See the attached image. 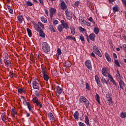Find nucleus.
<instances>
[{"instance_id": "f257e3e1", "label": "nucleus", "mask_w": 126, "mask_h": 126, "mask_svg": "<svg viewBox=\"0 0 126 126\" xmlns=\"http://www.w3.org/2000/svg\"><path fill=\"white\" fill-rule=\"evenodd\" d=\"M61 24L59 25L57 28V29L60 33H62V32L63 29H68L69 27H68V24L64 20H62L61 21Z\"/></svg>"}, {"instance_id": "f03ea898", "label": "nucleus", "mask_w": 126, "mask_h": 126, "mask_svg": "<svg viewBox=\"0 0 126 126\" xmlns=\"http://www.w3.org/2000/svg\"><path fill=\"white\" fill-rule=\"evenodd\" d=\"M32 24L36 31H37V32H39L40 37H42V38H45V33H44V32L43 31V30H42V29H41V28H40V27H39V26L37 24H36V23H35L34 22H32Z\"/></svg>"}, {"instance_id": "7ed1b4c3", "label": "nucleus", "mask_w": 126, "mask_h": 126, "mask_svg": "<svg viewBox=\"0 0 126 126\" xmlns=\"http://www.w3.org/2000/svg\"><path fill=\"white\" fill-rule=\"evenodd\" d=\"M79 101L80 103H82V104L84 103L87 109H89L90 106L89 105V100L85 97L84 96H80L79 98Z\"/></svg>"}, {"instance_id": "20e7f679", "label": "nucleus", "mask_w": 126, "mask_h": 126, "mask_svg": "<svg viewBox=\"0 0 126 126\" xmlns=\"http://www.w3.org/2000/svg\"><path fill=\"white\" fill-rule=\"evenodd\" d=\"M42 49L44 52L46 53V54H48V53L50 52V51H51L50 45L47 42L42 43Z\"/></svg>"}, {"instance_id": "39448f33", "label": "nucleus", "mask_w": 126, "mask_h": 126, "mask_svg": "<svg viewBox=\"0 0 126 126\" xmlns=\"http://www.w3.org/2000/svg\"><path fill=\"white\" fill-rule=\"evenodd\" d=\"M32 101L33 104H35V106H38L40 108H43V105L39 101V98L37 96L34 97L32 99Z\"/></svg>"}, {"instance_id": "423d86ee", "label": "nucleus", "mask_w": 126, "mask_h": 126, "mask_svg": "<svg viewBox=\"0 0 126 126\" xmlns=\"http://www.w3.org/2000/svg\"><path fill=\"white\" fill-rule=\"evenodd\" d=\"M93 50L94 53L96 54V55H97L98 57H100V58H102V54H101V52H100V51L99 50V48L97 47L96 45H94L93 47Z\"/></svg>"}, {"instance_id": "0eeeda50", "label": "nucleus", "mask_w": 126, "mask_h": 126, "mask_svg": "<svg viewBox=\"0 0 126 126\" xmlns=\"http://www.w3.org/2000/svg\"><path fill=\"white\" fill-rule=\"evenodd\" d=\"M65 15L68 19V20H70V19H72V12L71 11H69L68 9L66 10L65 11Z\"/></svg>"}, {"instance_id": "6e6552de", "label": "nucleus", "mask_w": 126, "mask_h": 126, "mask_svg": "<svg viewBox=\"0 0 126 126\" xmlns=\"http://www.w3.org/2000/svg\"><path fill=\"white\" fill-rule=\"evenodd\" d=\"M23 98V103L25 106H27L29 111H31V105L30 104V103L29 102L26 101V99H25V97H22Z\"/></svg>"}, {"instance_id": "1a4fd4ad", "label": "nucleus", "mask_w": 126, "mask_h": 126, "mask_svg": "<svg viewBox=\"0 0 126 126\" xmlns=\"http://www.w3.org/2000/svg\"><path fill=\"white\" fill-rule=\"evenodd\" d=\"M86 67L91 70L92 69V64H91V61L88 60L85 62V63Z\"/></svg>"}, {"instance_id": "9d476101", "label": "nucleus", "mask_w": 126, "mask_h": 126, "mask_svg": "<svg viewBox=\"0 0 126 126\" xmlns=\"http://www.w3.org/2000/svg\"><path fill=\"white\" fill-rule=\"evenodd\" d=\"M32 87L33 89H36V90H40V85L39 83L36 81L32 82Z\"/></svg>"}, {"instance_id": "9b49d317", "label": "nucleus", "mask_w": 126, "mask_h": 126, "mask_svg": "<svg viewBox=\"0 0 126 126\" xmlns=\"http://www.w3.org/2000/svg\"><path fill=\"white\" fill-rule=\"evenodd\" d=\"M102 74L103 76H105V77H107L109 74V72H108V68L106 67H103L102 69Z\"/></svg>"}, {"instance_id": "f8f14e48", "label": "nucleus", "mask_w": 126, "mask_h": 126, "mask_svg": "<svg viewBox=\"0 0 126 126\" xmlns=\"http://www.w3.org/2000/svg\"><path fill=\"white\" fill-rule=\"evenodd\" d=\"M49 11L50 17H53L54 14H55L56 12H57V9L55 8L51 7L49 9Z\"/></svg>"}, {"instance_id": "ddd939ff", "label": "nucleus", "mask_w": 126, "mask_h": 126, "mask_svg": "<svg viewBox=\"0 0 126 126\" xmlns=\"http://www.w3.org/2000/svg\"><path fill=\"white\" fill-rule=\"evenodd\" d=\"M61 9H63V10H64V9H66L67 8V6H66V4H65V2L63 0H61Z\"/></svg>"}, {"instance_id": "4468645a", "label": "nucleus", "mask_w": 126, "mask_h": 126, "mask_svg": "<svg viewBox=\"0 0 126 126\" xmlns=\"http://www.w3.org/2000/svg\"><path fill=\"white\" fill-rule=\"evenodd\" d=\"M105 57L108 63H111V62H112V59H111V57H110V55H109V54H108L107 53H105Z\"/></svg>"}, {"instance_id": "2eb2a0df", "label": "nucleus", "mask_w": 126, "mask_h": 126, "mask_svg": "<svg viewBox=\"0 0 126 126\" xmlns=\"http://www.w3.org/2000/svg\"><path fill=\"white\" fill-rule=\"evenodd\" d=\"M33 95H32V97H34V95L36 96V97H39L40 96V92L38 90H34L33 91Z\"/></svg>"}, {"instance_id": "dca6fc26", "label": "nucleus", "mask_w": 126, "mask_h": 126, "mask_svg": "<svg viewBox=\"0 0 126 126\" xmlns=\"http://www.w3.org/2000/svg\"><path fill=\"white\" fill-rule=\"evenodd\" d=\"M89 37L91 41H95V37H96V35L95 34H94V33H92L89 35Z\"/></svg>"}, {"instance_id": "f3484780", "label": "nucleus", "mask_w": 126, "mask_h": 126, "mask_svg": "<svg viewBox=\"0 0 126 126\" xmlns=\"http://www.w3.org/2000/svg\"><path fill=\"white\" fill-rule=\"evenodd\" d=\"M79 113L78 111H76L74 113V118L77 121H78V119H79Z\"/></svg>"}, {"instance_id": "a211bd4d", "label": "nucleus", "mask_w": 126, "mask_h": 126, "mask_svg": "<svg viewBox=\"0 0 126 126\" xmlns=\"http://www.w3.org/2000/svg\"><path fill=\"white\" fill-rule=\"evenodd\" d=\"M48 118H49L50 121H55V117L54 116V115H53V113L49 112L48 113Z\"/></svg>"}, {"instance_id": "6ab92c4d", "label": "nucleus", "mask_w": 126, "mask_h": 126, "mask_svg": "<svg viewBox=\"0 0 126 126\" xmlns=\"http://www.w3.org/2000/svg\"><path fill=\"white\" fill-rule=\"evenodd\" d=\"M17 19L19 22L21 24L22 23V22L24 21V18H23V16L22 15H19L17 17Z\"/></svg>"}, {"instance_id": "aec40b11", "label": "nucleus", "mask_w": 126, "mask_h": 126, "mask_svg": "<svg viewBox=\"0 0 126 126\" xmlns=\"http://www.w3.org/2000/svg\"><path fill=\"white\" fill-rule=\"evenodd\" d=\"M56 88H57V92L58 93V94H59V95H60V94H62V93L63 92V89L61 88V87L59 86H57L56 87Z\"/></svg>"}, {"instance_id": "412c9836", "label": "nucleus", "mask_w": 126, "mask_h": 126, "mask_svg": "<svg viewBox=\"0 0 126 126\" xmlns=\"http://www.w3.org/2000/svg\"><path fill=\"white\" fill-rule=\"evenodd\" d=\"M1 119L3 123H5V121H6V115L4 113L2 114L1 115Z\"/></svg>"}, {"instance_id": "4be33fe9", "label": "nucleus", "mask_w": 126, "mask_h": 126, "mask_svg": "<svg viewBox=\"0 0 126 126\" xmlns=\"http://www.w3.org/2000/svg\"><path fill=\"white\" fill-rule=\"evenodd\" d=\"M119 85L121 89H124V87H125V82L122 80H120L119 81Z\"/></svg>"}, {"instance_id": "5701e85b", "label": "nucleus", "mask_w": 126, "mask_h": 126, "mask_svg": "<svg viewBox=\"0 0 126 126\" xmlns=\"http://www.w3.org/2000/svg\"><path fill=\"white\" fill-rule=\"evenodd\" d=\"M113 12L114 13H116V12H118L119 11V9L118 8V5H116L115 6H113L112 7Z\"/></svg>"}, {"instance_id": "b1692460", "label": "nucleus", "mask_w": 126, "mask_h": 126, "mask_svg": "<svg viewBox=\"0 0 126 126\" xmlns=\"http://www.w3.org/2000/svg\"><path fill=\"white\" fill-rule=\"evenodd\" d=\"M108 77L109 78V80H110V82H114L115 80H114V78H113V76L110 74H108Z\"/></svg>"}, {"instance_id": "393cba45", "label": "nucleus", "mask_w": 126, "mask_h": 126, "mask_svg": "<svg viewBox=\"0 0 126 126\" xmlns=\"http://www.w3.org/2000/svg\"><path fill=\"white\" fill-rule=\"evenodd\" d=\"M70 29L71 30V33L72 34V35H74L75 34V28L74 27L71 26L70 28Z\"/></svg>"}, {"instance_id": "a878e982", "label": "nucleus", "mask_w": 126, "mask_h": 126, "mask_svg": "<svg viewBox=\"0 0 126 126\" xmlns=\"http://www.w3.org/2000/svg\"><path fill=\"white\" fill-rule=\"evenodd\" d=\"M94 31L95 34L97 35V34H99V32H100V30L97 27H94Z\"/></svg>"}, {"instance_id": "bb28decb", "label": "nucleus", "mask_w": 126, "mask_h": 126, "mask_svg": "<svg viewBox=\"0 0 126 126\" xmlns=\"http://www.w3.org/2000/svg\"><path fill=\"white\" fill-rule=\"evenodd\" d=\"M95 100L97 101L98 104H100V103H101V101H100V96H99V94H96Z\"/></svg>"}, {"instance_id": "cd10ccee", "label": "nucleus", "mask_w": 126, "mask_h": 126, "mask_svg": "<svg viewBox=\"0 0 126 126\" xmlns=\"http://www.w3.org/2000/svg\"><path fill=\"white\" fill-rule=\"evenodd\" d=\"M43 77L45 81H48V80H49V76H48L47 73L43 74Z\"/></svg>"}, {"instance_id": "c85d7f7f", "label": "nucleus", "mask_w": 126, "mask_h": 126, "mask_svg": "<svg viewBox=\"0 0 126 126\" xmlns=\"http://www.w3.org/2000/svg\"><path fill=\"white\" fill-rule=\"evenodd\" d=\"M11 65V62L10 61L7 60L5 62V66H7V67L10 66Z\"/></svg>"}, {"instance_id": "c756f323", "label": "nucleus", "mask_w": 126, "mask_h": 126, "mask_svg": "<svg viewBox=\"0 0 126 126\" xmlns=\"http://www.w3.org/2000/svg\"><path fill=\"white\" fill-rule=\"evenodd\" d=\"M27 31L28 32V34L29 37L30 38H31V37H32V32H31V30L27 28Z\"/></svg>"}, {"instance_id": "7c9ffc66", "label": "nucleus", "mask_w": 126, "mask_h": 126, "mask_svg": "<svg viewBox=\"0 0 126 126\" xmlns=\"http://www.w3.org/2000/svg\"><path fill=\"white\" fill-rule=\"evenodd\" d=\"M101 81L102 83V84H108V81L106 80V79L105 78L102 77L101 79Z\"/></svg>"}, {"instance_id": "2f4dec72", "label": "nucleus", "mask_w": 126, "mask_h": 126, "mask_svg": "<svg viewBox=\"0 0 126 126\" xmlns=\"http://www.w3.org/2000/svg\"><path fill=\"white\" fill-rule=\"evenodd\" d=\"M18 92L21 94L24 93L25 92V89L24 88H20L18 89Z\"/></svg>"}, {"instance_id": "473e14b6", "label": "nucleus", "mask_w": 126, "mask_h": 126, "mask_svg": "<svg viewBox=\"0 0 126 126\" xmlns=\"http://www.w3.org/2000/svg\"><path fill=\"white\" fill-rule=\"evenodd\" d=\"M49 29L52 32H54V33L56 32V30H55V28H54V26L52 25L49 26Z\"/></svg>"}, {"instance_id": "72a5a7b5", "label": "nucleus", "mask_w": 126, "mask_h": 126, "mask_svg": "<svg viewBox=\"0 0 126 126\" xmlns=\"http://www.w3.org/2000/svg\"><path fill=\"white\" fill-rule=\"evenodd\" d=\"M88 20H89V21H90V22H92L93 25H95V21H94V20L93 19L92 17H90L89 18H88Z\"/></svg>"}, {"instance_id": "f704fd0d", "label": "nucleus", "mask_w": 126, "mask_h": 126, "mask_svg": "<svg viewBox=\"0 0 126 126\" xmlns=\"http://www.w3.org/2000/svg\"><path fill=\"white\" fill-rule=\"evenodd\" d=\"M78 29L80 32H82V33H83V32H86V30L82 27H79Z\"/></svg>"}, {"instance_id": "c9c22d12", "label": "nucleus", "mask_w": 126, "mask_h": 126, "mask_svg": "<svg viewBox=\"0 0 126 126\" xmlns=\"http://www.w3.org/2000/svg\"><path fill=\"white\" fill-rule=\"evenodd\" d=\"M41 20L42 22H44V23H47V22H48V21H47V19L44 16L41 17Z\"/></svg>"}, {"instance_id": "e433bc0d", "label": "nucleus", "mask_w": 126, "mask_h": 126, "mask_svg": "<svg viewBox=\"0 0 126 126\" xmlns=\"http://www.w3.org/2000/svg\"><path fill=\"white\" fill-rule=\"evenodd\" d=\"M121 117L122 119H125L126 118V112H122L121 113Z\"/></svg>"}, {"instance_id": "4c0bfd02", "label": "nucleus", "mask_w": 126, "mask_h": 126, "mask_svg": "<svg viewBox=\"0 0 126 126\" xmlns=\"http://www.w3.org/2000/svg\"><path fill=\"white\" fill-rule=\"evenodd\" d=\"M38 26V27H41L42 29H45V27H44V25L41 23V22H38V24H37Z\"/></svg>"}, {"instance_id": "58836bf2", "label": "nucleus", "mask_w": 126, "mask_h": 126, "mask_svg": "<svg viewBox=\"0 0 126 126\" xmlns=\"http://www.w3.org/2000/svg\"><path fill=\"white\" fill-rule=\"evenodd\" d=\"M115 61V64L117 66H121V65H120V63L119 62V61H118L117 60H114Z\"/></svg>"}, {"instance_id": "ea45409f", "label": "nucleus", "mask_w": 126, "mask_h": 126, "mask_svg": "<svg viewBox=\"0 0 126 126\" xmlns=\"http://www.w3.org/2000/svg\"><path fill=\"white\" fill-rule=\"evenodd\" d=\"M26 4L27 6H32V2H31V1H27Z\"/></svg>"}, {"instance_id": "a19ab883", "label": "nucleus", "mask_w": 126, "mask_h": 126, "mask_svg": "<svg viewBox=\"0 0 126 126\" xmlns=\"http://www.w3.org/2000/svg\"><path fill=\"white\" fill-rule=\"evenodd\" d=\"M57 54H58V56H61L62 55V50H61V49L58 48Z\"/></svg>"}, {"instance_id": "79ce46f5", "label": "nucleus", "mask_w": 126, "mask_h": 126, "mask_svg": "<svg viewBox=\"0 0 126 126\" xmlns=\"http://www.w3.org/2000/svg\"><path fill=\"white\" fill-rule=\"evenodd\" d=\"M86 89L87 90H90V86H89V84H88V83H86Z\"/></svg>"}, {"instance_id": "37998d69", "label": "nucleus", "mask_w": 126, "mask_h": 126, "mask_svg": "<svg viewBox=\"0 0 126 126\" xmlns=\"http://www.w3.org/2000/svg\"><path fill=\"white\" fill-rule=\"evenodd\" d=\"M53 23L54 25H58V24H59V21H58V20H54L53 21Z\"/></svg>"}, {"instance_id": "c03bdc74", "label": "nucleus", "mask_w": 126, "mask_h": 126, "mask_svg": "<svg viewBox=\"0 0 126 126\" xmlns=\"http://www.w3.org/2000/svg\"><path fill=\"white\" fill-rule=\"evenodd\" d=\"M94 78L96 82H98V81H100V79H99V77H98V76H97L96 75H95Z\"/></svg>"}, {"instance_id": "a18cd8bd", "label": "nucleus", "mask_w": 126, "mask_h": 126, "mask_svg": "<svg viewBox=\"0 0 126 126\" xmlns=\"http://www.w3.org/2000/svg\"><path fill=\"white\" fill-rule=\"evenodd\" d=\"M42 69V72L43 73V74H45L46 73H47V71H46V70H45V67H42L41 68Z\"/></svg>"}, {"instance_id": "49530a36", "label": "nucleus", "mask_w": 126, "mask_h": 126, "mask_svg": "<svg viewBox=\"0 0 126 126\" xmlns=\"http://www.w3.org/2000/svg\"><path fill=\"white\" fill-rule=\"evenodd\" d=\"M72 38V36L71 35L66 36L65 37V40H71Z\"/></svg>"}, {"instance_id": "de8ad7c7", "label": "nucleus", "mask_w": 126, "mask_h": 126, "mask_svg": "<svg viewBox=\"0 0 126 126\" xmlns=\"http://www.w3.org/2000/svg\"><path fill=\"white\" fill-rule=\"evenodd\" d=\"M82 21V22L83 23V25L86 26L87 25V22L84 20H81Z\"/></svg>"}, {"instance_id": "09e8293b", "label": "nucleus", "mask_w": 126, "mask_h": 126, "mask_svg": "<svg viewBox=\"0 0 126 126\" xmlns=\"http://www.w3.org/2000/svg\"><path fill=\"white\" fill-rule=\"evenodd\" d=\"M107 103H108L109 106H112L113 105V100L111 101H107Z\"/></svg>"}, {"instance_id": "8fccbe9b", "label": "nucleus", "mask_w": 126, "mask_h": 126, "mask_svg": "<svg viewBox=\"0 0 126 126\" xmlns=\"http://www.w3.org/2000/svg\"><path fill=\"white\" fill-rule=\"evenodd\" d=\"M78 125L79 126H86V125L85 124H84L82 122H78Z\"/></svg>"}, {"instance_id": "3c124183", "label": "nucleus", "mask_w": 126, "mask_h": 126, "mask_svg": "<svg viewBox=\"0 0 126 126\" xmlns=\"http://www.w3.org/2000/svg\"><path fill=\"white\" fill-rule=\"evenodd\" d=\"M12 115H16V111L15 109H12L11 111Z\"/></svg>"}, {"instance_id": "603ef678", "label": "nucleus", "mask_w": 126, "mask_h": 126, "mask_svg": "<svg viewBox=\"0 0 126 126\" xmlns=\"http://www.w3.org/2000/svg\"><path fill=\"white\" fill-rule=\"evenodd\" d=\"M80 40L82 42H84L85 41L84 39V36H83L82 35L80 36Z\"/></svg>"}, {"instance_id": "864d4df0", "label": "nucleus", "mask_w": 126, "mask_h": 126, "mask_svg": "<svg viewBox=\"0 0 126 126\" xmlns=\"http://www.w3.org/2000/svg\"><path fill=\"white\" fill-rule=\"evenodd\" d=\"M74 4L75 6H78L79 5V1H75Z\"/></svg>"}, {"instance_id": "5fc2aeb1", "label": "nucleus", "mask_w": 126, "mask_h": 126, "mask_svg": "<svg viewBox=\"0 0 126 126\" xmlns=\"http://www.w3.org/2000/svg\"><path fill=\"white\" fill-rule=\"evenodd\" d=\"M85 124H86L87 126H90V124H89V119L85 120Z\"/></svg>"}, {"instance_id": "6e6d98bb", "label": "nucleus", "mask_w": 126, "mask_h": 126, "mask_svg": "<svg viewBox=\"0 0 126 126\" xmlns=\"http://www.w3.org/2000/svg\"><path fill=\"white\" fill-rule=\"evenodd\" d=\"M96 83L98 87H101V86H102V84H101V82H100V81H98V82H96Z\"/></svg>"}, {"instance_id": "4d7b16f0", "label": "nucleus", "mask_w": 126, "mask_h": 126, "mask_svg": "<svg viewBox=\"0 0 126 126\" xmlns=\"http://www.w3.org/2000/svg\"><path fill=\"white\" fill-rule=\"evenodd\" d=\"M117 77H120V76H121V74H120V71H119V70H117Z\"/></svg>"}, {"instance_id": "13d9d810", "label": "nucleus", "mask_w": 126, "mask_h": 126, "mask_svg": "<svg viewBox=\"0 0 126 126\" xmlns=\"http://www.w3.org/2000/svg\"><path fill=\"white\" fill-rule=\"evenodd\" d=\"M9 12L11 14H13V10L12 9H9Z\"/></svg>"}, {"instance_id": "bf43d9fd", "label": "nucleus", "mask_w": 126, "mask_h": 126, "mask_svg": "<svg viewBox=\"0 0 126 126\" xmlns=\"http://www.w3.org/2000/svg\"><path fill=\"white\" fill-rule=\"evenodd\" d=\"M39 1L42 5H44V0H39Z\"/></svg>"}, {"instance_id": "052dcab7", "label": "nucleus", "mask_w": 126, "mask_h": 126, "mask_svg": "<svg viewBox=\"0 0 126 126\" xmlns=\"http://www.w3.org/2000/svg\"><path fill=\"white\" fill-rule=\"evenodd\" d=\"M112 83H113V85H115V86H118V83H117L115 81H113Z\"/></svg>"}, {"instance_id": "680f3d73", "label": "nucleus", "mask_w": 126, "mask_h": 126, "mask_svg": "<svg viewBox=\"0 0 126 126\" xmlns=\"http://www.w3.org/2000/svg\"><path fill=\"white\" fill-rule=\"evenodd\" d=\"M123 47L124 48V51L126 52V44H123Z\"/></svg>"}, {"instance_id": "e2e57ef3", "label": "nucleus", "mask_w": 126, "mask_h": 126, "mask_svg": "<svg viewBox=\"0 0 126 126\" xmlns=\"http://www.w3.org/2000/svg\"><path fill=\"white\" fill-rule=\"evenodd\" d=\"M91 55L92 56V57H93V58H96V56L95 55V54H94V53L92 52L91 54Z\"/></svg>"}, {"instance_id": "0e129e2a", "label": "nucleus", "mask_w": 126, "mask_h": 126, "mask_svg": "<svg viewBox=\"0 0 126 126\" xmlns=\"http://www.w3.org/2000/svg\"><path fill=\"white\" fill-rule=\"evenodd\" d=\"M113 56L114 59H117V58H118V57L117 56V54L116 53H113Z\"/></svg>"}, {"instance_id": "69168bd1", "label": "nucleus", "mask_w": 126, "mask_h": 126, "mask_svg": "<svg viewBox=\"0 0 126 126\" xmlns=\"http://www.w3.org/2000/svg\"><path fill=\"white\" fill-rule=\"evenodd\" d=\"M122 1L123 2L124 4H125L126 7V0H122Z\"/></svg>"}, {"instance_id": "338daca9", "label": "nucleus", "mask_w": 126, "mask_h": 126, "mask_svg": "<svg viewBox=\"0 0 126 126\" xmlns=\"http://www.w3.org/2000/svg\"><path fill=\"white\" fill-rule=\"evenodd\" d=\"M65 63H66V66H70V63H68V62H65Z\"/></svg>"}, {"instance_id": "774afa93", "label": "nucleus", "mask_w": 126, "mask_h": 126, "mask_svg": "<svg viewBox=\"0 0 126 126\" xmlns=\"http://www.w3.org/2000/svg\"><path fill=\"white\" fill-rule=\"evenodd\" d=\"M87 26H91V23L90 22H87Z\"/></svg>"}]
</instances>
